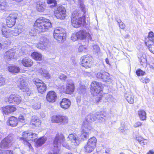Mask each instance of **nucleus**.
<instances>
[{"label":"nucleus","mask_w":154,"mask_h":154,"mask_svg":"<svg viewBox=\"0 0 154 154\" xmlns=\"http://www.w3.org/2000/svg\"><path fill=\"white\" fill-rule=\"evenodd\" d=\"M11 143V140L10 137L7 136L3 139L0 143L1 149H5L10 147V144Z\"/></svg>","instance_id":"obj_20"},{"label":"nucleus","mask_w":154,"mask_h":154,"mask_svg":"<svg viewBox=\"0 0 154 154\" xmlns=\"http://www.w3.org/2000/svg\"><path fill=\"white\" fill-rule=\"evenodd\" d=\"M18 120V122H22L24 123L25 122L26 120L25 117L22 115H20L17 118Z\"/></svg>","instance_id":"obj_48"},{"label":"nucleus","mask_w":154,"mask_h":154,"mask_svg":"<svg viewBox=\"0 0 154 154\" xmlns=\"http://www.w3.org/2000/svg\"><path fill=\"white\" fill-rule=\"evenodd\" d=\"M37 104H35V109H39L40 108V104L37 107L35 106H37Z\"/></svg>","instance_id":"obj_60"},{"label":"nucleus","mask_w":154,"mask_h":154,"mask_svg":"<svg viewBox=\"0 0 154 154\" xmlns=\"http://www.w3.org/2000/svg\"><path fill=\"white\" fill-rule=\"evenodd\" d=\"M90 92L93 96H97L103 90V85L100 83L95 81H92L90 85Z\"/></svg>","instance_id":"obj_4"},{"label":"nucleus","mask_w":154,"mask_h":154,"mask_svg":"<svg viewBox=\"0 0 154 154\" xmlns=\"http://www.w3.org/2000/svg\"><path fill=\"white\" fill-rule=\"evenodd\" d=\"M0 154H14L12 150L10 149L4 151L3 153L2 152L0 153Z\"/></svg>","instance_id":"obj_52"},{"label":"nucleus","mask_w":154,"mask_h":154,"mask_svg":"<svg viewBox=\"0 0 154 154\" xmlns=\"http://www.w3.org/2000/svg\"><path fill=\"white\" fill-rule=\"evenodd\" d=\"M75 89V84L72 80H69L67 82L65 88L63 86H62L61 88V90L63 93L69 95L72 94Z\"/></svg>","instance_id":"obj_9"},{"label":"nucleus","mask_w":154,"mask_h":154,"mask_svg":"<svg viewBox=\"0 0 154 154\" xmlns=\"http://www.w3.org/2000/svg\"><path fill=\"white\" fill-rule=\"evenodd\" d=\"M13 1H15L19 3L23 1L24 0H12Z\"/></svg>","instance_id":"obj_61"},{"label":"nucleus","mask_w":154,"mask_h":154,"mask_svg":"<svg viewBox=\"0 0 154 154\" xmlns=\"http://www.w3.org/2000/svg\"><path fill=\"white\" fill-rule=\"evenodd\" d=\"M136 74L138 76H143L146 74L145 71L140 69H137L136 71Z\"/></svg>","instance_id":"obj_42"},{"label":"nucleus","mask_w":154,"mask_h":154,"mask_svg":"<svg viewBox=\"0 0 154 154\" xmlns=\"http://www.w3.org/2000/svg\"><path fill=\"white\" fill-rule=\"evenodd\" d=\"M64 154H72L71 152H65Z\"/></svg>","instance_id":"obj_63"},{"label":"nucleus","mask_w":154,"mask_h":154,"mask_svg":"<svg viewBox=\"0 0 154 154\" xmlns=\"http://www.w3.org/2000/svg\"><path fill=\"white\" fill-rule=\"evenodd\" d=\"M136 140L142 145H144L146 143L145 142V141L147 140L146 139H144L141 136H138L136 137Z\"/></svg>","instance_id":"obj_39"},{"label":"nucleus","mask_w":154,"mask_h":154,"mask_svg":"<svg viewBox=\"0 0 154 154\" xmlns=\"http://www.w3.org/2000/svg\"><path fill=\"white\" fill-rule=\"evenodd\" d=\"M80 60V65L85 69L91 68L93 65V58L89 54H86L81 57Z\"/></svg>","instance_id":"obj_5"},{"label":"nucleus","mask_w":154,"mask_h":154,"mask_svg":"<svg viewBox=\"0 0 154 154\" xmlns=\"http://www.w3.org/2000/svg\"><path fill=\"white\" fill-rule=\"evenodd\" d=\"M54 16L57 19L63 20L66 17V9L62 6H59L54 11Z\"/></svg>","instance_id":"obj_10"},{"label":"nucleus","mask_w":154,"mask_h":154,"mask_svg":"<svg viewBox=\"0 0 154 154\" xmlns=\"http://www.w3.org/2000/svg\"><path fill=\"white\" fill-rule=\"evenodd\" d=\"M33 83L38 93L42 94L46 92L47 90V85L42 80L37 79L33 81Z\"/></svg>","instance_id":"obj_11"},{"label":"nucleus","mask_w":154,"mask_h":154,"mask_svg":"<svg viewBox=\"0 0 154 154\" xmlns=\"http://www.w3.org/2000/svg\"><path fill=\"white\" fill-rule=\"evenodd\" d=\"M46 7V4L45 2H38L36 3V9L38 12H44Z\"/></svg>","instance_id":"obj_30"},{"label":"nucleus","mask_w":154,"mask_h":154,"mask_svg":"<svg viewBox=\"0 0 154 154\" xmlns=\"http://www.w3.org/2000/svg\"><path fill=\"white\" fill-rule=\"evenodd\" d=\"M57 98L56 93L54 91H48L46 96V100L49 103H53L56 101Z\"/></svg>","instance_id":"obj_16"},{"label":"nucleus","mask_w":154,"mask_h":154,"mask_svg":"<svg viewBox=\"0 0 154 154\" xmlns=\"http://www.w3.org/2000/svg\"><path fill=\"white\" fill-rule=\"evenodd\" d=\"M146 154H154V151L153 150H149Z\"/></svg>","instance_id":"obj_59"},{"label":"nucleus","mask_w":154,"mask_h":154,"mask_svg":"<svg viewBox=\"0 0 154 154\" xmlns=\"http://www.w3.org/2000/svg\"><path fill=\"white\" fill-rule=\"evenodd\" d=\"M60 105L62 109L66 110L70 107L71 105V102L68 99L63 98L60 102Z\"/></svg>","instance_id":"obj_24"},{"label":"nucleus","mask_w":154,"mask_h":154,"mask_svg":"<svg viewBox=\"0 0 154 154\" xmlns=\"http://www.w3.org/2000/svg\"><path fill=\"white\" fill-rule=\"evenodd\" d=\"M142 125V124L141 122L138 121L134 124V127L135 128H137L141 126Z\"/></svg>","instance_id":"obj_56"},{"label":"nucleus","mask_w":154,"mask_h":154,"mask_svg":"<svg viewBox=\"0 0 154 154\" xmlns=\"http://www.w3.org/2000/svg\"><path fill=\"white\" fill-rule=\"evenodd\" d=\"M26 80V79L25 77L20 78L17 85V87L23 92H26L27 94H31V92L29 87L28 86Z\"/></svg>","instance_id":"obj_12"},{"label":"nucleus","mask_w":154,"mask_h":154,"mask_svg":"<svg viewBox=\"0 0 154 154\" xmlns=\"http://www.w3.org/2000/svg\"><path fill=\"white\" fill-rule=\"evenodd\" d=\"M94 149L87 143L84 147V149L86 153H89L92 152L94 150Z\"/></svg>","instance_id":"obj_37"},{"label":"nucleus","mask_w":154,"mask_h":154,"mask_svg":"<svg viewBox=\"0 0 154 154\" xmlns=\"http://www.w3.org/2000/svg\"><path fill=\"white\" fill-rule=\"evenodd\" d=\"M2 35L3 37L6 38H10L12 37L13 34V30L8 29L5 26H3L1 29Z\"/></svg>","instance_id":"obj_22"},{"label":"nucleus","mask_w":154,"mask_h":154,"mask_svg":"<svg viewBox=\"0 0 154 154\" xmlns=\"http://www.w3.org/2000/svg\"><path fill=\"white\" fill-rule=\"evenodd\" d=\"M79 39L83 40L85 39L87 36L90 35L89 33L87 32L85 30H81L77 32Z\"/></svg>","instance_id":"obj_28"},{"label":"nucleus","mask_w":154,"mask_h":154,"mask_svg":"<svg viewBox=\"0 0 154 154\" xmlns=\"http://www.w3.org/2000/svg\"><path fill=\"white\" fill-rule=\"evenodd\" d=\"M97 118L99 119H103L105 117L104 114L102 113V112H98L95 114Z\"/></svg>","instance_id":"obj_46"},{"label":"nucleus","mask_w":154,"mask_h":154,"mask_svg":"<svg viewBox=\"0 0 154 154\" xmlns=\"http://www.w3.org/2000/svg\"><path fill=\"white\" fill-rule=\"evenodd\" d=\"M71 21L72 26L76 28L86 24L85 16L83 15L80 17L79 14L76 11H74L72 13Z\"/></svg>","instance_id":"obj_2"},{"label":"nucleus","mask_w":154,"mask_h":154,"mask_svg":"<svg viewBox=\"0 0 154 154\" xmlns=\"http://www.w3.org/2000/svg\"><path fill=\"white\" fill-rule=\"evenodd\" d=\"M105 61L107 64L110 65V63H109V60L108 59V58L106 59Z\"/></svg>","instance_id":"obj_62"},{"label":"nucleus","mask_w":154,"mask_h":154,"mask_svg":"<svg viewBox=\"0 0 154 154\" xmlns=\"http://www.w3.org/2000/svg\"><path fill=\"white\" fill-rule=\"evenodd\" d=\"M43 41H40L37 44V47L42 49H45L48 41L47 39L43 38Z\"/></svg>","instance_id":"obj_33"},{"label":"nucleus","mask_w":154,"mask_h":154,"mask_svg":"<svg viewBox=\"0 0 154 154\" xmlns=\"http://www.w3.org/2000/svg\"><path fill=\"white\" fill-rule=\"evenodd\" d=\"M7 5V3L5 0H0V6H6Z\"/></svg>","instance_id":"obj_54"},{"label":"nucleus","mask_w":154,"mask_h":154,"mask_svg":"<svg viewBox=\"0 0 154 154\" xmlns=\"http://www.w3.org/2000/svg\"><path fill=\"white\" fill-rule=\"evenodd\" d=\"M97 117L95 114L92 113L89 114L83 121L82 127L83 128H86V126H88L89 124L94 121Z\"/></svg>","instance_id":"obj_19"},{"label":"nucleus","mask_w":154,"mask_h":154,"mask_svg":"<svg viewBox=\"0 0 154 154\" xmlns=\"http://www.w3.org/2000/svg\"><path fill=\"white\" fill-rule=\"evenodd\" d=\"M138 115L140 119L142 121H144L146 119V114L143 109H140L138 111Z\"/></svg>","instance_id":"obj_34"},{"label":"nucleus","mask_w":154,"mask_h":154,"mask_svg":"<svg viewBox=\"0 0 154 154\" xmlns=\"http://www.w3.org/2000/svg\"><path fill=\"white\" fill-rule=\"evenodd\" d=\"M6 101L9 103L15 104L18 105L22 101L21 97L19 95L16 94H11L6 99Z\"/></svg>","instance_id":"obj_15"},{"label":"nucleus","mask_w":154,"mask_h":154,"mask_svg":"<svg viewBox=\"0 0 154 154\" xmlns=\"http://www.w3.org/2000/svg\"><path fill=\"white\" fill-rule=\"evenodd\" d=\"M119 28L122 29H124L125 27V25L122 21H120V23H119Z\"/></svg>","instance_id":"obj_55"},{"label":"nucleus","mask_w":154,"mask_h":154,"mask_svg":"<svg viewBox=\"0 0 154 154\" xmlns=\"http://www.w3.org/2000/svg\"><path fill=\"white\" fill-rule=\"evenodd\" d=\"M71 39L72 41L74 42L79 39L77 32L73 33L71 37Z\"/></svg>","instance_id":"obj_47"},{"label":"nucleus","mask_w":154,"mask_h":154,"mask_svg":"<svg viewBox=\"0 0 154 154\" xmlns=\"http://www.w3.org/2000/svg\"><path fill=\"white\" fill-rule=\"evenodd\" d=\"M51 122L54 123L64 125L68 123V119L66 116L58 114L52 116L51 118Z\"/></svg>","instance_id":"obj_8"},{"label":"nucleus","mask_w":154,"mask_h":154,"mask_svg":"<svg viewBox=\"0 0 154 154\" xmlns=\"http://www.w3.org/2000/svg\"><path fill=\"white\" fill-rule=\"evenodd\" d=\"M41 121L35 116H32L30 120L29 125L33 128L38 129L41 127Z\"/></svg>","instance_id":"obj_18"},{"label":"nucleus","mask_w":154,"mask_h":154,"mask_svg":"<svg viewBox=\"0 0 154 154\" xmlns=\"http://www.w3.org/2000/svg\"><path fill=\"white\" fill-rule=\"evenodd\" d=\"M5 80L2 75H0V86H2L5 84Z\"/></svg>","instance_id":"obj_50"},{"label":"nucleus","mask_w":154,"mask_h":154,"mask_svg":"<svg viewBox=\"0 0 154 154\" xmlns=\"http://www.w3.org/2000/svg\"><path fill=\"white\" fill-rule=\"evenodd\" d=\"M154 33L149 32L147 37L145 38V44L149 51L154 54Z\"/></svg>","instance_id":"obj_7"},{"label":"nucleus","mask_w":154,"mask_h":154,"mask_svg":"<svg viewBox=\"0 0 154 154\" xmlns=\"http://www.w3.org/2000/svg\"><path fill=\"white\" fill-rule=\"evenodd\" d=\"M97 140L94 137H91L88 140L87 143L95 148L96 146Z\"/></svg>","instance_id":"obj_35"},{"label":"nucleus","mask_w":154,"mask_h":154,"mask_svg":"<svg viewBox=\"0 0 154 154\" xmlns=\"http://www.w3.org/2000/svg\"><path fill=\"white\" fill-rule=\"evenodd\" d=\"M51 20L44 17L37 18L35 21L33 29L36 32L43 33L47 31L52 27Z\"/></svg>","instance_id":"obj_1"},{"label":"nucleus","mask_w":154,"mask_h":154,"mask_svg":"<svg viewBox=\"0 0 154 154\" xmlns=\"http://www.w3.org/2000/svg\"><path fill=\"white\" fill-rule=\"evenodd\" d=\"M17 17V14L15 13H12L10 14L5 19L6 26L9 28L13 27L16 24Z\"/></svg>","instance_id":"obj_13"},{"label":"nucleus","mask_w":154,"mask_h":154,"mask_svg":"<svg viewBox=\"0 0 154 154\" xmlns=\"http://www.w3.org/2000/svg\"><path fill=\"white\" fill-rule=\"evenodd\" d=\"M47 3L48 4H53V5L50 6L52 8L54 7L57 5V2L56 0H47Z\"/></svg>","instance_id":"obj_44"},{"label":"nucleus","mask_w":154,"mask_h":154,"mask_svg":"<svg viewBox=\"0 0 154 154\" xmlns=\"http://www.w3.org/2000/svg\"><path fill=\"white\" fill-rule=\"evenodd\" d=\"M31 56L32 59L35 61H40L43 60L42 54L38 52L34 51L32 53Z\"/></svg>","instance_id":"obj_29"},{"label":"nucleus","mask_w":154,"mask_h":154,"mask_svg":"<svg viewBox=\"0 0 154 154\" xmlns=\"http://www.w3.org/2000/svg\"><path fill=\"white\" fill-rule=\"evenodd\" d=\"M95 76L97 79H102L103 82H108L110 79L109 74L106 72H98L96 74Z\"/></svg>","instance_id":"obj_23"},{"label":"nucleus","mask_w":154,"mask_h":154,"mask_svg":"<svg viewBox=\"0 0 154 154\" xmlns=\"http://www.w3.org/2000/svg\"><path fill=\"white\" fill-rule=\"evenodd\" d=\"M59 79L61 81L65 82L67 79V76L64 74H61L60 75Z\"/></svg>","instance_id":"obj_49"},{"label":"nucleus","mask_w":154,"mask_h":154,"mask_svg":"<svg viewBox=\"0 0 154 154\" xmlns=\"http://www.w3.org/2000/svg\"><path fill=\"white\" fill-rule=\"evenodd\" d=\"M4 58L8 61L14 59L16 58L15 51L13 49H10L6 51L4 56Z\"/></svg>","instance_id":"obj_21"},{"label":"nucleus","mask_w":154,"mask_h":154,"mask_svg":"<svg viewBox=\"0 0 154 154\" xmlns=\"http://www.w3.org/2000/svg\"><path fill=\"white\" fill-rule=\"evenodd\" d=\"M7 122L10 126L13 127H15L18 124L17 118L14 116H10L8 118Z\"/></svg>","instance_id":"obj_27"},{"label":"nucleus","mask_w":154,"mask_h":154,"mask_svg":"<svg viewBox=\"0 0 154 154\" xmlns=\"http://www.w3.org/2000/svg\"><path fill=\"white\" fill-rule=\"evenodd\" d=\"M2 45H1V44L0 43V50L2 49Z\"/></svg>","instance_id":"obj_64"},{"label":"nucleus","mask_w":154,"mask_h":154,"mask_svg":"<svg viewBox=\"0 0 154 154\" xmlns=\"http://www.w3.org/2000/svg\"><path fill=\"white\" fill-rule=\"evenodd\" d=\"M38 74L41 75L43 77L45 78L46 79H49L51 78L50 75L46 70L40 68L38 70Z\"/></svg>","instance_id":"obj_31"},{"label":"nucleus","mask_w":154,"mask_h":154,"mask_svg":"<svg viewBox=\"0 0 154 154\" xmlns=\"http://www.w3.org/2000/svg\"><path fill=\"white\" fill-rule=\"evenodd\" d=\"M134 97L132 94H128L126 97V100L130 104H132L134 101Z\"/></svg>","instance_id":"obj_40"},{"label":"nucleus","mask_w":154,"mask_h":154,"mask_svg":"<svg viewBox=\"0 0 154 154\" xmlns=\"http://www.w3.org/2000/svg\"><path fill=\"white\" fill-rule=\"evenodd\" d=\"M65 138L62 133H58L55 137L52 144L53 150L54 148L58 149V146L63 143L65 141Z\"/></svg>","instance_id":"obj_14"},{"label":"nucleus","mask_w":154,"mask_h":154,"mask_svg":"<svg viewBox=\"0 0 154 154\" xmlns=\"http://www.w3.org/2000/svg\"><path fill=\"white\" fill-rule=\"evenodd\" d=\"M3 115H9L13 113L17 110V108L14 105H8L2 107Z\"/></svg>","instance_id":"obj_17"},{"label":"nucleus","mask_w":154,"mask_h":154,"mask_svg":"<svg viewBox=\"0 0 154 154\" xmlns=\"http://www.w3.org/2000/svg\"><path fill=\"white\" fill-rule=\"evenodd\" d=\"M86 49V48L85 47V46L81 45L79 47L78 49V50L79 52H80L83 51Z\"/></svg>","instance_id":"obj_51"},{"label":"nucleus","mask_w":154,"mask_h":154,"mask_svg":"<svg viewBox=\"0 0 154 154\" xmlns=\"http://www.w3.org/2000/svg\"><path fill=\"white\" fill-rule=\"evenodd\" d=\"M106 94L105 93H103L97 96L95 99V101L96 103H98L100 102L102 100L103 97H104L105 95Z\"/></svg>","instance_id":"obj_43"},{"label":"nucleus","mask_w":154,"mask_h":154,"mask_svg":"<svg viewBox=\"0 0 154 154\" xmlns=\"http://www.w3.org/2000/svg\"><path fill=\"white\" fill-rule=\"evenodd\" d=\"M54 36L57 41L63 42L66 39V32L65 30L62 28L57 27L54 30Z\"/></svg>","instance_id":"obj_6"},{"label":"nucleus","mask_w":154,"mask_h":154,"mask_svg":"<svg viewBox=\"0 0 154 154\" xmlns=\"http://www.w3.org/2000/svg\"><path fill=\"white\" fill-rule=\"evenodd\" d=\"M45 140L43 137H41L36 140L35 145L37 147L42 146L45 142Z\"/></svg>","instance_id":"obj_36"},{"label":"nucleus","mask_w":154,"mask_h":154,"mask_svg":"<svg viewBox=\"0 0 154 154\" xmlns=\"http://www.w3.org/2000/svg\"><path fill=\"white\" fill-rule=\"evenodd\" d=\"M38 137L37 134L33 133L30 131L27 130L23 132L22 137L20 139L23 142L28 143L29 146L30 148L31 145L29 141H35Z\"/></svg>","instance_id":"obj_3"},{"label":"nucleus","mask_w":154,"mask_h":154,"mask_svg":"<svg viewBox=\"0 0 154 154\" xmlns=\"http://www.w3.org/2000/svg\"><path fill=\"white\" fill-rule=\"evenodd\" d=\"M141 80H142V82L144 84L148 83L150 81V79L149 78H146L142 79Z\"/></svg>","instance_id":"obj_53"},{"label":"nucleus","mask_w":154,"mask_h":154,"mask_svg":"<svg viewBox=\"0 0 154 154\" xmlns=\"http://www.w3.org/2000/svg\"><path fill=\"white\" fill-rule=\"evenodd\" d=\"M52 149V147H51V149H52V150L53 151H54V152L52 154L51 152H49V153H48V154H57V150L58 149H57V148H54V150H53Z\"/></svg>","instance_id":"obj_58"},{"label":"nucleus","mask_w":154,"mask_h":154,"mask_svg":"<svg viewBox=\"0 0 154 154\" xmlns=\"http://www.w3.org/2000/svg\"><path fill=\"white\" fill-rule=\"evenodd\" d=\"M88 133L85 130L83 129L81 131V134L80 135V139L81 140H83L84 138H87L88 137Z\"/></svg>","instance_id":"obj_38"},{"label":"nucleus","mask_w":154,"mask_h":154,"mask_svg":"<svg viewBox=\"0 0 154 154\" xmlns=\"http://www.w3.org/2000/svg\"><path fill=\"white\" fill-rule=\"evenodd\" d=\"M7 69L8 72L12 74L18 73L20 71V69L19 67L13 64H10L7 67Z\"/></svg>","instance_id":"obj_26"},{"label":"nucleus","mask_w":154,"mask_h":154,"mask_svg":"<svg viewBox=\"0 0 154 154\" xmlns=\"http://www.w3.org/2000/svg\"><path fill=\"white\" fill-rule=\"evenodd\" d=\"M68 137L72 142L75 143V145H78L79 143V140H80V138L79 139L75 134H69Z\"/></svg>","instance_id":"obj_32"},{"label":"nucleus","mask_w":154,"mask_h":154,"mask_svg":"<svg viewBox=\"0 0 154 154\" xmlns=\"http://www.w3.org/2000/svg\"><path fill=\"white\" fill-rule=\"evenodd\" d=\"M14 31L13 30V34L14 33V34L13 35H17L21 33L23 31V29L20 28L18 27H15Z\"/></svg>","instance_id":"obj_41"},{"label":"nucleus","mask_w":154,"mask_h":154,"mask_svg":"<svg viewBox=\"0 0 154 154\" xmlns=\"http://www.w3.org/2000/svg\"><path fill=\"white\" fill-rule=\"evenodd\" d=\"M79 89L82 92L84 91H85L86 88L85 85H81L79 86Z\"/></svg>","instance_id":"obj_57"},{"label":"nucleus","mask_w":154,"mask_h":154,"mask_svg":"<svg viewBox=\"0 0 154 154\" xmlns=\"http://www.w3.org/2000/svg\"><path fill=\"white\" fill-rule=\"evenodd\" d=\"M93 51L94 52L97 54L100 52V49L99 46L97 45L93 46Z\"/></svg>","instance_id":"obj_45"},{"label":"nucleus","mask_w":154,"mask_h":154,"mask_svg":"<svg viewBox=\"0 0 154 154\" xmlns=\"http://www.w3.org/2000/svg\"><path fill=\"white\" fill-rule=\"evenodd\" d=\"M21 63L24 66L30 67L33 66L34 62L30 58L28 57H25L22 59Z\"/></svg>","instance_id":"obj_25"}]
</instances>
